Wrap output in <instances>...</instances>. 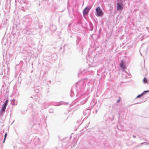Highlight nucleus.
I'll use <instances>...</instances> for the list:
<instances>
[{"label": "nucleus", "mask_w": 149, "mask_h": 149, "mask_svg": "<svg viewBox=\"0 0 149 149\" xmlns=\"http://www.w3.org/2000/svg\"><path fill=\"white\" fill-rule=\"evenodd\" d=\"M143 82L144 83H147V81L146 79V78H144L143 80Z\"/></svg>", "instance_id": "nucleus-18"}, {"label": "nucleus", "mask_w": 149, "mask_h": 149, "mask_svg": "<svg viewBox=\"0 0 149 149\" xmlns=\"http://www.w3.org/2000/svg\"><path fill=\"white\" fill-rule=\"evenodd\" d=\"M5 140H4H4H3V143H4L5 142Z\"/></svg>", "instance_id": "nucleus-35"}, {"label": "nucleus", "mask_w": 149, "mask_h": 149, "mask_svg": "<svg viewBox=\"0 0 149 149\" xmlns=\"http://www.w3.org/2000/svg\"><path fill=\"white\" fill-rule=\"evenodd\" d=\"M33 104L32 103H31L29 104L28 107L30 108H31L33 107Z\"/></svg>", "instance_id": "nucleus-17"}, {"label": "nucleus", "mask_w": 149, "mask_h": 149, "mask_svg": "<svg viewBox=\"0 0 149 149\" xmlns=\"http://www.w3.org/2000/svg\"><path fill=\"white\" fill-rule=\"evenodd\" d=\"M133 137H134V138H135L136 137V136H135V135H133Z\"/></svg>", "instance_id": "nucleus-31"}, {"label": "nucleus", "mask_w": 149, "mask_h": 149, "mask_svg": "<svg viewBox=\"0 0 149 149\" xmlns=\"http://www.w3.org/2000/svg\"><path fill=\"white\" fill-rule=\"evenodd\" d=\"M88 97L84 94L78 98L76 100L77 101V104H83L85 103L87 100Z\"/></svg>", "instance_id": "nucleus-2"}, {"label": "nucleus", "mask_w": 149, "mask_h": 149, "mask_svg": "<svg viewBox=\"0 0 149 149\" xmlns=\"http://www.w3.org/2000/svg\"><path fill=\"white\" fill-rule=\"evenodd\" d=\"M88 57H86V59L88 61H89L91 63H93V58H92V57L91 56L90 58V52H89L88 54Z\"/></svg>", "instance_id": "nucleus-9"}, {"label": "nucleus", "mask_w": 149, "mask_h": 149, "mask_svg": "<svg viewBox=\"0 0 149 149\" xmlns=\"http://www.w3.org/2000/svg\"><path fill=\"white\" fill-rule=\"evenodd\" d=\"M54 28V31L56 30V26H52L50 27V29H52V28Z\"/></svg>", "instance_id": "nucleus-22"}, {"label": "nucleus", "mask_w": 149, "mask_h": 149, "mask_svg": "<svg viewBox=\"0 0 149 149\" xmlns=\"http://www.w3.org/2000/svg\"><path fill=\"white\" fill-rule=\"evenodd\" d=\"M87 80V79L86 78L79 81L76 83V89L77 95H79L80 92H81L84 90L86 86Z\"/></svg>", "instance_id": "nucleus-1"}, {"label": "nucleus", "mask_w": 149, "mask_h": 149, "mask_svg": "<svg viewBox=\"0 0 149 149\" xmlns=\"http://www.w3.org/2000/svg\"><path fill=\"white\" fill-rule=\"evenodd\" d=\"M7 136V133H6L5 134V135H4V140H5L6 139V138Z\"/></svg>", "instance_id": "nucleus-24"}, {"label": "nucleus", "mask_w": 149, "mask_h": 149, "mask_svg": "<svg viewBox=\"0 0 149 149\" xmlns=\"http://www.w3.org/2000/svg\"><path fill=\"white\" fill-rule=\"evenodd\" d=\"M11 103L12 105H15L17 104L15 103V100H12Z\"/></svg>", "instance_id": "nucleus-15"}, {"label": "nucleus", "mask_w": 149, "mask_h": 149, "mask_svg": "<svg viewBox=\"0 0 149 149\" xmlns=\"http://www.w3.org/2000/svg\"><path fill=\"white\" fill-rule=\"evenodd\" d=\"M70 95V96L72 97L74 96V92L73 91L72 89L71 90Z\"/></svg>", "instance_id": "nucleus-14"}, {"label": "nucleus", "mask_w": 149, "mask_h": 149, "mask_svg": "<svg viewBox=\"0 0 149 149\" xmlns=\"http://www.w3.org/2000/svg\"><path fill=\"white\" fill-rule=\"evenodd\" d=\"M117 10H121L123 9V4L122 3H117Z\"/></svg>", "instance_id": "nucleus-7"}, {"label": "nucleus", "mask_w": 149, "mask_h": 149, "mask_svg": "<svg viewBox=\"0 0 149 149\" xmlns=\"http://www.w3.org/2000/svg\"><path fill=\"white\" fill-rule=\"evenodd\" d=\"M49 82H50V83H51V81H49Z\"/></svg>", "instance_id": "nucleus-39"}, {"label": "nucleus", "mask_w": 149, "mask_h": 149, "mask_svg": "<svg viewBox=\"0 0 149 149\" xmlns=\"http://www.w3.org/2000/svg\"><path fill=\"white\" fill-rule=\"evenodd\" d=\"M32 23V20L31 17H26L23 18V24L26 27H29Z\"/></svg>", "instance_id": "nucleus-3"}, {"label": "nucleus", "mask_w": 149, "mask_h": 149, "mask_svg": "<svg viewBox=\"0 0 149 149\" xmlns=\"http://www.w3.org/2000/svg\"><path fill=\"white\" fill-rule=\"evenodd\" d=\"M95 104H96L95 103L93 102H92L91 103L90 105L91 107H93L95 106Z\"/></svg>", "instance_id": "nucleus-19"}, {"label": "nucleus", "mask_w": 149, "mask_h": 149, "mask_svg": "<svg viewBox=\"0 0 149 149\" xmlns=\"http://www.w3.org/2000/svg\"><path fill=\"white\" fill-rule=\"evenodd\" d=\"M120 66L121 68H123V69H126L125 65H124V64L123 61H122L121 63H120Z\"/></svg>", "instance_id": "nucleus-13"}, {"label": "nucleus", "mask_w": 149, "mask_h": 149, "mask_svg": "<svg viewBox=\"0 0 149 149\" xmlns=\"http://www.w3.org/2000/svg\"><path fill=\"white\" fill-rule=\"evenodd\" d=\"M143 95V94L141 93V94L138 95L137 97H136V98H139L141 97H142Z\"/></svg>", "instance_id": "nucleus-20"}, {"label": "nucleus", "mask_w": 149, "mask_h": 149, "mask_svg": "<svg viewBox=\"0 0 149 149\" xmlns=\"http://www.w3.org/2000/svg\"><path fill=\"white\" fill-rule=\"evenodd\" d=\"M120 98L119 99H118L117 101V103H118L119 102H120Z\"/></svg>", "instance_id": "nucleus-28"}, {"label": "nucleus", "mask_w": 149, "mask_h": 149, "mask_svg": "<svg viewBox=\"0 0 149 149\" xmlns=\"http://www.w3.org/2000/svg\"><path fill=\"white\" fill-rule=\"evenodd\" d=\"M65 104H66V105H67V104H68V103H65Z\"/></svg>", "instance_id": "nucleus-33"}, {"label": "nucleus", "mask_w": 149, "mask_h": 149, "mask_svg": "<svg viewBox=\"0 0 149 149\" xmlns=\"http://www.w3.org/2000/svg\"><path fill=\"white\" fill-rule=\"evenodd\" d=\"M86 112H88V114L86 116V117H87L89 115V110H86Z\"/></svg>", "instance_id": "nucleus-26"}, {"label": "nucleus", "mask_w": 149, "mask_h": 149, "mask_svg": "<svg viewBox=\"0 0 149 149\" xmlns=\"http://www.w3.org/2000/svg\"><path fill=\"white\" fill-rule=\"evenodd\" d=\"M86 111H83V113L84 116L86 115V114H85Z\"/></svg>", "instance_id": "nucleus-29"}, {"label": "nucleus", "mask_w": 149, "mask_h": 149, "mask_svg": "<svg viewBox=\"0 0 149 149\" xmlns=\"http://www.w3.org/2000/svg\"><path fill=\"white\" fill-rule=\"evenodd\" d=\"M34 123V124H40L39 123L41 121V119L38 116H37L36 117H35L33 118Z\"/></svg>", "instance_id": "nucleus-5"}, {"label": "nucleus", "mask_w": 149, "mask_h": 149, "mask_svg": "<svg viewBox=\"0 0 149 149\" xmlns=\"http://www.w3.org/2000/svg\"><path fill=\"white\" fill-rule=\"evenodd\" d=\"M96 113H97V109H96Z\"/></svg>", "instance_id": "nucleus-36"}, {"label": "nucleus", "mask_w": 149, "mask_h": 149, "mask_svg": "<svg viewBox=\"0 0 149 149\" xmlns=\"http://www.w3.org/2000/svg\"><path fill=\"white\" fill-rule=\"evenodd\" d=\"M8 100H6L5 102H4L3 104V105L2 106H4L5 107H6V106H7L8 103Z\"/></svg>", "instance_id": "nucleus-12"}, {"label": "nucleus", "mask_w": 149, "mask_h": 149, "mask_svg": "<svg viewBox=\"0 0 149 149\" xmlns=\"http://www.w3.org/2000/svg\"><path fill=\"white\" fill-rule=\"evenodd\" d=\"M90 124V122H89L88 124V125Z\"/></svg>", "instance_id": "nucleus-38"}, {"label": "nucleus", "mask_w": 149, "mask_h": 149, "mask_svg": "<svg viewBox=\"0 0 149 149\" xmlns=\"http://www.w3.org/2000/svg\"><path fill=\"white\" fill-rule=\"evenodd\" d=\"M34 141L36 145L38 144L39 145L41 144L40 139L36 137Z\"/></svg>", "instance_id": "nucleus-10"}, {"label": "nucleus", "mask_w": 149, "mask_h": 149, "mask_svg": "<svg viewBox=\"0 0 149 149\" xmlns=\"http://www.w3.org/2000/svg\"><path fill=\"white\" fill-rule=\"evenodd\" d=\"M94 28L92 22H90L89 23V30L91 31H92L93 30Z\"/></svg>", "instance_id": "nucleus-11"}, {"label": "nucleus", "mask_w": 149, "mask_h": 149, "mask_svg": "<svg viewBox=\"0 0 149 149\" xmlns=\"http://www.w3.org/2000/svg\"><path fill=\"white\" fill-rule=\"evenodd\" d=\"M6 107L2 106L0 112V116H2L5 112Z\"/></svg>", "instance_id": "nucleus-8"}, {"label": "nucleus", "mask_w": 149, "mask_h": 149, "mask_svg": "<svg viewBox=\"0 0 149 149\" xmlns=\"http://www.w3.org/2000/svg\"><path fill=\"white\" fill-rule=\"evenodd\" d=\"M49 112L50 113H53V110L52 109H50L49 110Z\"/></svg>", "instance_id": "nucleus-23"}, {"label": "nucleus", "mask_w": 149, "mask_h": 149, "mask_svg": "<svg viewBox=\"0 0 149 149\" xmlns=\"http://www.w3.org/2000/svg\"><path fill=\"white\" fill-rule=\"evenodd\" d=\"M88 127V125H86L85 127V128H87Z\"/></svg>", "instance_id": "nucleus-32"}, {"label": "nucleus", "mask_w": 149, "mask_h": 149, "mask_svg": "<svg viewBox=\"0 0 149 149\" xmlns=\"http://www.w3.org/2000/svg\"><path fill=\"white\" fill-rule=\"evenodd\" d=\"M113 119V117L112 118H111V120L112 121Z\"/></svg>", "instance_id": "nucleus-30"}, {"label": "nucleus", "mask_w": 149, "mask_h": 149, "mask_svg": "<svg viewBox=\"0 0 149 149\" xmlns=\"http://www.w3.org/2000/svg\"><path fill=\"white\" fill-rule=\"evenodd\" d=\"M81 40V38L79 37H78L77 38V43H79V42H80V41Z\"/></svg>", "instance_id": "nucleus-16"}, {"label": "nucleus", "mask_w": 149, "mask_h": 149, "mask_svg": "<svg viewBox=\"0 0 149 149\" xmlns=\"http://www.w3.org/2000/svg\"><path fill=\"white\" fill-rule=\"evenodd\" d=\"M97 15L98 16H102L103 15V12L102 10L99 7H97L96 8Z\"/></svg>", "instance_id": "nucleus-4"}, {"label": "nucleus", "mask_w": 149, "mask_h": 149, "mask_svg": "<svg viewBox=\"0 0 149 149\" xmlns=\"http://www.w3.org/2000/svg\"><path fill=\"white\" fill-rule=\"evenodd\" d=\"M148 143L146 142H143V143H141V145H142V144H145V145H147V144Z\"/></svg>", "instance_id": "nucleus-27"}, {"label": "nucleus", "mask_w": 149, "mask_h": 149, "mask_svg": "<svg viewBox=\"0 0 149 149\" xmlns=\"http://www.w3.org/2000/svg\"><path fill=\"white\" fill-rule=\"evenodd\" d=\"M127 75H126V76L127 77H131V75L128 73H127Z\"/></svg>", "instance_id": "nucleus-25"}, {"label": "nucleus", "mask_w": 149, "mask_h": 149, "mask_svg": "<svg viewBox=\"0 0 149 149\" xmlns=\"http://www.w3.org/2000/svg\"><path fill=\"white\" fill-rule=\"evenodd\" d=\"M80 75V74L79 73H78V76H79V75Z\"/></svg>", "instance_id": "nucleus-37"}, {"label": "nucleus", "mask_w": 149, "mask_h": 149, "mask_svg": "<svg viewBox=\"0 0 149 149\" xmlns=\"http://www.w3.org/2000/svg\"><path fill=\"white\" fill-rule=\"evenodd\" d=\"M149 92V90L148 91H145L143 92L142 93L143 94V95L144 94L146 93H147Z\"/></svg>", "instance_id": "nucleus-21"}, {"label": "nucleus", "mask_w": 149, "mask_h": 149, "mask_svg": "<svg viewBox=\"0 0 149 149\" xmlns=\"http://www.w3.org/2000/svg\"><path fill=\"white\" fill-rule=\"evenodd\" d=\"M47 72H44V74H47Z\"/></svg>", "instance_id": "nucleus-34"}, {"label": "nucleus", "mask_w": 149, "mask_h": 149, "mask_svg": "<svg viewBox=\"0 0 149 149\" xmlns=\"http://www.w3.org/2000/svg\"><path fill=\"white\" fill-rule=\"evenodd\" d=\"M91 8L86 7L83 10V15L84 16L86 15L88 13Z\"/></svg>", "instance_id": "nucleus-6"}]
</instances>
